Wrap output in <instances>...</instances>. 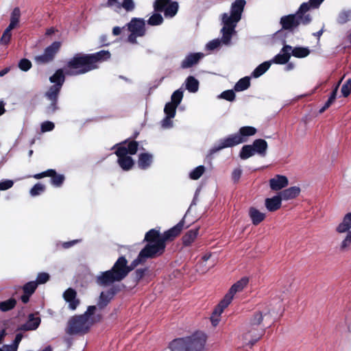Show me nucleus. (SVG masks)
I'll list each match as a JSON object with an SVG mask.
<instances>
[{"label": "nucleus", "mask_w": 351, "mask_h": 351, "mask_svg": "<svg viewBox=\"0 0 351 351\" xmlns=\"http://www.w3.org/2000/svg\"><path fill=\"white\" fill-rule=\"evenodd\" d=\"M145 240L148 243L130 266L128 265L125 258L121 256L111 269L102 272L97 276L96 282L100 286L106 287L114 282H120L138 264L144 263L147 258H155L164 252L166 243H163V241L160 239L159 231L155 229L150 230L146 233Z\"/></svg>", "instance_id": "1"}, {"label": "nucleus", "mask_w": 351, "mask_h": 351, "mask_svg": "<svg viewBox=\"0 0 351 351\" xmlns=\"http://www.w3.org/2000/svg\"><path fill=\"white\" fill-rule=\"evenodd\" d=\"M246 2L245 0H236L231 5L230 12L224 13L221 15L222 28L221 32L222 36L221 40H213L209 42L206 47L210 50L218 47L221 43L224 45H229L232 36L236 34L235 27L241 19Z\"/></svg>", "instance_id": "2"}, {"label": "nucleus", "mask_w": 351, "mask_h": 351, "mask_svg": "<svg viewBox=\"0 0 351 351\" xmlns=\"http://www.w3.org/2000/svg\"><path fill=\"white\" fill-rule=\"evenodd\" d=\"M108 51H101L95 54L77 53L70 59L64 66V72L68 75H78L87 73L97 68V63L100 60L109 58Z\"/></svg>", "instance_id": "3"}, {"label": "nucleus", "mask_w": 351, "mask_h": 351, "mask_svg": "<svg viewBox=\"0 0 351 351\" xmlns=\"http://www.w3.org/2000/svg\"><path fill=\"white\" fill-rule=\"evenodd\" d=\"M97 309L96 306H89L83 315L72 317L68 322L66 332L69 335L87 332L95 323L101 319V315L96 313Z\"/></svg>", "instance_id": "4"}, {"label": "nucleus", "mask_w": 351, "mask_h": 351, "mask_svg": "<svg viewBox=\"0 0 351 351\" xmlns=\"http://www.w3.org/2000/svg\"><path fill=\"white\" fill-rule=\"evenodd\" d=\"M206 337L203 332H196L191 337L174 339L169 344L171 351H202Z\"/></svg>", "instance_id": "5"}, {"label": "nucleus", "mask_w": 351, "mask_h": 351, "mask_svg": "<svg viewBox=\"0 0 351 351\" xmlns=\"http://www.w3.org/2000/svg\"><path fill=\"white\" fill-rule=\"evenodd\" d=\"M64 71V69H58L49 78L50 82L55 84L51 86L45 95L47 99L50 101V104L46 108V112L48 114L55 112L58 108V95L65 80Z\"/></svg>", "instance_id": "6"}, {"label": "nucleus", "mask_w": 351, "mask_h": 351, "mask_svg": "<svg viewBox=\"0 0 351 351\" xmlns=\"http://www.w3.org/2000/svg\"><path fill=\"white\" fill-rule=\"evenodd\" d=\"M128 29L130 34L128 41L132 44H136V37L143 36L145 34V23L143 19L134 18L127 24Z\"/></svg>", "instance_id": "7"}, {"label": "nucleus", "mask_w": 351, "mask_h": 351, "mask_svg": "<svg viewBox=\"0 0 351 351\" xmlns=\"http://www.w3.org/2000/svg\"><path fill=\"white\" fill-rule=\"evenodd\" d=\"M265 330L263 328H257L247 324L245 330L242 335V339L244 343L252 348L264 335Z\"/></svg>", "instance_id": "8"}, {"label": "nucleus", "mask_w": 351, "mask_h": 351, "mask_svg": "<svg viewBox=\"0 0 351 351\" xmlns=\"http://www.w3.org/2000/svg\"><path fill=\"white\" fill-rule=\"evenodd\" d=\"M249 280L246 277L242 278L241 280L234 283L228 290L223 298L221 300L220 307H228L233 300L234 295L241 291L247 285Z\"/></svg>", "instance_id": "9"}, {"label": "nucleus", "mask_w": 351, "mask_h": 351, "mask_svg": "<svg viewBox=\"0 0 351 351\" xmlns=\"http://www.w3.org/2000/svg\"><path fill=\"white\" fill-rule=\"evenodd\" d=\"M61 46L60 42H54L47 47L43 55L35 57V60L39 64H46L52 61Z\"/></svg>", "instance_id": "10"}, {"label": "nucleus", "mask_w": 351, "mask_h": 351, "mask_svg": "<svg viewBox=\"0 0 351 351\" xmlns=\"http://www.w3.org/2000/svg\"><path fill=\"white\" fill-rule=\"evenodd\" d=\"M118 156V163L125 171L130 170L134 165V161L130 156H128L127 148L125 146L119 147L116 152Z\"/></svg>", "instance_id": "11"}, {"label": "nucleus", "mask_w": 351, "mask_h": 351, "mask_svg": "<svg viewBox=\"0 0 351 351\" xmlns=\"http://www.w3.org/2000/svg\"><path fill=\"white\" fill-rule=\"evenodd\" d=\"M243 138L239 134H234L232 135L229 136L226 138H224L220 141L219 145L218 147H215L210 150V153H215L217 151L221 150V149L232 147L234 145H237L241 143H242Z\"/></svg>", "instance_id": "12"}, {"label": "nucleus", "mask_w": 351, "mask_h": 351, "mask_svg": "<svg viewBox=\"0 0 351 351\" xmlns=\"http://www.w3.org/2000/svg\"><path fill=\"white\" fill-rule=\"evenodd\" d=\"M300 23H302L300 16L296 14L282 16L280 19V24L285 29L292 30Z\"/></svg>", "instance_id": "13"}, {"label": "nucleus", "mask_w": 351, "mask_h": 351, "mask_svg": "<svg viewBox=\"0 0 351 351\" xmlns=\"http://www.w3.org/2000/svg\"><path fill=\"white\" fill-rule=\"evenodd\" d=\"M269 315V311L267 309L265 311H257L252 315L248 324H251L252 326L263 328L264 318L267 319Z\"/></svg>", "instance_id": "14"}, {"label": "nucleus", "mask_w": 351, "mask_h": 351, "mask_svg": "<svg viewBox=\"0 0 351 351\" xmlns=\"http://www.w3.org/2000/svg\"><path fill=\"white\" fill-rule=\"evenodd\" d=\"M269 182L270 189L275 191H280L289 184L288 178L285 176L278 174L271 178Z\"/></svg>", "instance_id": "15"}, {"label": "nucleus", "mask_w": 351, "mask_h": 351, "mask_svg": "<svg viewBox=\"0 0 351 351\" xmlns=\"http://www.w3.org/2000/svg\"><path fill=\"white\" fill-rule=\"evenodd\" d=\"M184 227V221H181L176 226L164 232L163 234H160V239L166 243V241L173 240L182 231Z\"/></svg>", "instance_id": "16"}, {"label": "nucleus", "mask_w": 351, "mask_h": 351, "mask_svg": "<svg viewBox=\"0 0 351 351\" xmlns=\"http://www.w3.org/2000/svg\"><path fill=\"white\" fill-rule=\"evenodd\" d=\"M64 300L69 302V308L75 310L80 304V300L77 299V292L72 288H69L63 294Z\"/></svg>", "instance_id": "17"}, {"label": "nucleus", "mask_w": 351, "mask_h": 351, "mask_svg": "<svg viewBox=\"0 0 351 351\" xmlns=\"http://www.w3.org/2000/svg\"><path fill=\"white\" fill-rule=\"evenodd\" d=\"M282 198L279 193L271 198H266L265 206L269 212H274L281 207Z\"/></svg>", "instance_id": "18"}, {"label": "nucleus", "mask_w": 351, "mask_h": 351, "mask_svg": "<svg viewBox=\"0 0 351 351\" xmlns=\"http://www.w3.org/2000/svg\"><path fill=\"white\" fill-rule=\"evenodd\" d=\"M40 323V319L38 317H35L34 315L30 314L28 317L27 322L21 325L18 330H23V331H27V330H36Z\"/></svg>", "instance_id": "19"}, {"label": "nucleus", "mask_w": 351, "mask_h": 351, "mask_svg": "<svg viewBox=\"0 0 351 351\" xmlns=\"http://www.w3.org/2000/svg\"><path fill=\"white\" fill-rule=\"evenodd\" d=\"M315 8L313 4L311 3V0L309 1V3H304L301 5L299 10L295 13L296 14H298L300 16L301 22L302 24H307L308 23L311 18L309 14H306L305 13L307 12L310 8ZM317 6L316 8H317Z\"/></svg>", "instance_id": "20"}, {"label": "nucleus", "mask_w": 351, "mask_h": 351, "mask_svg": "<svg viewBox=\"0 0 351 351\" xmlns=\"http://www.w3.org/2000/svg\"><path fill=\"white\" fill-rule=\"evenodd\" d=\"M299 186H291L279 193L282 200H289L297 197L300 193Z\"/></svg>", "instance_id": "21"}, {"label": "nucleus", "mask_w": 351, "mask_h": 351, "mask_svg": "<svg viewBox=\"0 0 351 351\" xmlns=\"http://www.w3.org/2000/svg\"><path fill=\"white\" fill-rule=\"evenodd\" d=\"M351 213H347L343 218L342 221L336 227V232L342 234L351 232Z\"/></svg>", "instance_id": "22"}, {"label": "nucleus", "mask_w": 351, "mask_h": 351, "mask_svg": "<svg viewBox=\"0 0 351 351\" xmlns=\"http://www.w3.org/2000/svg\"><path fill=\"white\" fill-rule=\"evenodd\" d=\"M291 47L285 45L281 51V53L275 56L274 62L277 64H285L287 62L290 58V51Z\"/></svg>", "instance_id": "23"}, {"label": "nucleus", "mask_w": 351, "mask_h": 351, "mask_svg": "<svg viewBox=\"0 0 351 351\" xmlns=\"http://www.w3.org/2000/svg\"><path fill=\"white\" fill-rule=\"evenodd\" d=\"M254 152L257 153L261 156H265L266 155L267 149V143L264 139H256L253 142Z\"/></svg>", "instance_id": "24"}, {"label": "nucleus", "mask_w": 351, "mask_h": 351, "mask_svg": "<svg viewBox=\"0 0 351 351\" xmlns=\"http://www.w3.org/2000/svg\"><path fill=\"white\" fill-rule=\"evenodd\" d=\"M203 55L200 53L190 54L182 62V68H189L194 64H196L199 60L202 58Z\"/></svg>", "instance_id": "25"}, {"label": "nucleus", "mask_w": 351, "mask_h": 351, "mask_svg": "<svg viewBox=\"0 0 351 351\" xmlns=\"http://www.w3.org/2000/svg\"><path fill=\"white\" fill-rule=\"evenodd\" d=\"M114 295V291L112 290H109L106 293L101 292L97 302V307L99 309L104 308L107 304L110 302V300L112 298Z\"/></svg>", "instance_id": "26"}, {"label": "nucleus", "mask_w": 351, "mask_h": 351, "mask_svg": "<svg viewBox=\"0 0 351 351\" xmlns=\"http://www.w3.org/2000/svg\"><path fill=\"white\" fill-rule=\"evenodd\" d=\"M249 215L254 225H258L265 218V215L254 207L249 210Z\"/></svg>", "instance_id": "27"}, {"label": "nucleus", "mask_w": 351, "mask_h": 351, "mask_svg": "<svg viewBox=\"0 0 351 351\" xmlns=\"http://www.w3.org/2000/svg\"><path fill=\"white\" fill-rule=\"evenodd\" d=\"M221 306V301L217 304V306L215 308L212 316L210 317V321L213 326H216L218 325L219 321H220V315L223 312L224 309L227 307H220Z\"/></svg>", "instance_id": "28"}, {"label": "nucleus", "mask_w": 351, "mask_h": 351, "mask_svg": "<svg viewBox=\"0 0 351 351\" xmlns=\"http://www.w3.org/2000/svg\"><path fill=\"white\" fill-rule=\"evenodd\" d=\"M152 162V155L149 154H141L138 158V166L140 168L145 169L150 166Z\"/></svg>", "instance_id": "29"}, {"label": "nucleus", "mask_w": 351, "mask_h": 351, "mask_svg": "<svg viewBox=\"0 0 351 351\" xmlns=\"http://www.w3.org/2000/svg\"><path fill=\"white\" fill-rule=\"evenodd\" d=\"M198 234V229L188 231L182 237L183 244L186 246L190 245L196 239Z\"/></svg>", "instance_id": "30"}, {"label": "nucleus", "mask_w": 351, "mask_h": 351, "mask_svg": "<svg viewBox=\"0 0 351 351\" xmlns=\"http://www.w3.org/2000/svg\"><path fill=\"white\" fill-rule=\"evenodd\" d=\"M20 17H21V10H20L19 8L16 7L13 9V10L11 13L10 23V25H8V27H10V28H13V29L16 27L19 23Z\"/></svg>", "instance_id": "31"}, {"label": "nucleus", "mask_w": 351, "mask_h": 351, "mask_svg": "<svg viewBox=\"0 0 351 351\" xmlns=\"http://www.w3.org/2000/svg\"><path fill=\"white\" fill-rule=\"evenodd\" d=\"M342 79L338 82V84L336 85L335 88H334L332 93H331L330 97L328 99V101L326 102L324 106L319 110V112L322 113L324 112L327 108H328L330 105L335 101L336 99L338 88L339 86L340 83L341 82Z\"/></svg>", "instance_id": "32"}, {"label": "nucleus", "mask_w": 351, "mask_h": 351, "mask_svg": "<svg viewBox=\"0 0 351 351\" xmlns=\"http://www.w3.org/2000/svg\"><path fill=\"white\" fill-rule=\"evenodd\" d=\"M342 79L338 82V84L336 85L335 88H334L332 93H331L330 97L328 99V101L326 102L324 106L319 110V112L322 113L324 112L327 108H328L330 105L335 101L336 99L338 88L339 86L340 83L341 82Z\"/></svg>", "instance_id": "33"}, {"label": "nucleus", "mask_w": 351, "mask_h": 351, "mask_svg": "<svg viewBox=\"0 0 351 351\" xmlns=\"http://www.w3.org/2000/svg\"><path fill=\"white\" fill-rule=\"evenodd\" d=\"M186 86L189 91L195 93L198 90L199 82L194 77L189 76L186 80Z\"/></svg>", "instance_id": "34"}, {"label": "nucleus", "mask_w": 351, "mask_h": 351, "mask_svg": "<svg viewBox=\"0 0 351 351\" xmlns=\"http://www.w3.org/2000/svg\"><path fill=\"white\" fill-rule=\"evenodd\" d=\"M346 237L339 245V250L341 252H347L351 246V232H345Z\"/></svg>", "instance_id": "35"}, {"label": "nucleus", "mask_w": 351, "mask_h": 351, "mask_svg": "<svg viewBox=\"0 0 351 351\" xmlns=\"http://www.w3.org/2000/svg\"><path fill=\"white\" fill-rule=\"evenodd\" d=\"M270 62H265L261 64L256 69L253 71L252 75L254 77H258L263 75L270 66Z\"/></svg>", "instance_id": "36"}, {"label": "nucleus", "mask_w": 351, "mask_h": 351, "mask_svg": "<svg viewBox=\"0 0 351 351\" xmlns=\"http://www.w3.org/2000/svg\"><path fill=\"white\" fill-rule=\"evenodd\" d=\"M211 256L210 253H206L205 254L202 258V262L197 265V270L202 274L206 273L210 267H213V265H210V267L206 266L204 263H206Z\"/></svg>", "instance_id": "37"}, {"label": "nucleus", "mask_w": 351, "mask_h": 351, "mask_svg": "<svg viewBox=\"0 0 351 351\" xmlns=\"http://www.w3.org/2000/svg\"><path fill=\"white\" fill-rule=\"evenodd\" d=\"M250 85V78L247 77L241 79L234 86L236 91H242L247 89Z\"/></svg>", "instance_id": "38"}, {"label": "nucleus", "mask_w": 351, "mask_h": 351, "mask_svg": "<svg viewBox=\"0 0 351 351\" xmlns=\"http://www.w3.org/2000/svg\"><path fill=\"white\" fill-rule=\"evenodd\" d=\"M178 9V3L176 1L171 2L165 9V16H169V17L173 16L177 13Z\"/></svg>", "instance_id": "39"}, {"label": "nucleus", "mask_w": 351, "mask_h": 351, "mask_svg": "<svg viewBox=\"0 0 351 351\" xmlns=\"http://www.w3.org/2000/svg\"><path fill=\"white\" fill-rule=\"evenodd\" d=\"M16 304V301L13 299H9L4 302H0V310L5 312L12 309Z\"/></svg>", "instance_id": "40"}, {"label": "nucleus", "mask_w": 351, "mask_h": 351, "mask_svg": "<svg viewBox=\"0 0 351 351\" xmlns=\"http://www.w3.org/2000/svg\"><path fill=\"white\" fill-rule=\"evenodd\" d=\"M254 154L253 147L247 145H244L240 152V157L241 159H247Z\"/></svg>", "instance_id": "41"}, {"label": "nucleus", "mask_w": 351, "mask_h": 351, "mask_svg": "<svg viewBox=\"0 0 351 351\" xmlns=\"http://www.w3.org/2000/svg\"><path fill=\"white\" fill-rule=\"evenodd\" d=\"M48 176L51 178V183L56 186H60L64 180V176L61 174H57L55 170H53V173L51 176Z\"/></svg>", "instance_id": "42"}, {"label": "nucleus", "mask_w": 351, "mask_h": 351, "mask_svg": "<svg viewBox=\"0 0 351 351\" xmlns=\"http://www.w3.org/2000/svg\"><path fill=\"white\" fill-rule=\"evenodd\" d=\"M309 50L303 47H295L292 50L293 56L298 58H304L308 55Z\"/></svg>", "instance_id": "43"}, {"label": "nucleus", "mask_w": 351, "mask_h": 351, "mask_svg": "<svg viewBox=\"0 0 351 351\" xmlns=\"http://www.w3.org/2000/svg\"><path fill=\"white\" fill-rule=\"evenodd\" d=\"M256 132V129L253 128V127H250V126H245V127H242L240 130H239V134L241 135V136H252L254 134H255Z\"/></svg>", "instance_id": "44"}, {"label": "nucleus", "mask_w": 351, "mask_h": 351, "mask_svg": "<svg viewBox=\"0 0 351 351\" xmlns=\"http://www.w3.org/2000/svg\"><path fill=\"white\" fill-rule=\"evenodd\" d=\"M13 28L8 27L3 33V35L0 39V43L3 45H8L11 39L12 33L11 31Z\"/></svg>", "instance_id": "45"}, {"label": "nucleus", "mask_w": 351, "mask_h": 351, "mask_svg": "<svg viewBox=\"0 0 351 351\" xmlns=\"http://www.w3.org/2000/svg\"><path fill=\"white\" fill-rule=\"evenodd\" d=\"M204 171L205 168L204 166H199L196 167L193 171L191 172L190 178L192 180L199 179L204 173Z\"/></svg>", "instance_id": "46"}, {"label": "nucleus", "mask_w": 351, "mask_h": 351, "mask_svg": "<svg viewBox=\"0 0 351 351\" xmlns=\"http://www.w3.org/2000/svg\"><path fill=\"white\" fill-rule=\"evenodd\" d=\"M176 108V105L172 104L171 102H169L165 105L164 111L167 116H169L170 117H174Z\"/></svg>", "instance_id": "47"}, {"label": "nucleus", "mask_w": 351, "mask_h": 351, "mask_svg": "<svg viewBox=\"0 0 351 351\" xmlns=\"http://www.w3.org/2000/svg\"><path fill=\"white\" fill-rule=\"evenodd\" d=\"M38 283L34 281L27 282L23 286V291L25 293L32 295L36 290Z\"/></svg>", "instance_id": "48"}, {"label": "nucleus", "mask_w": 351, "mask_h": 351, "mask_svg": "<svg viewBox=\"0 0 351 351\" xmlns=\"http://www.w3.org/2000/svg\"><path fill=\"white\" fill-rule=\"evenodd\" d=\"M163 19L160 14H153L148 20V24L150 25H158L162 23Z\"/></svg>", "instance_id": "49"}, {"label": "nucleus", "mask_w": 351, "mask_h": 351, "mask_svg": "<svg viewBox=\"0 0 351 351\" xmlns=\"http://www.w3.org/2000/svg\"><path fill=\"white\" fill-rule=\"evenodd\" d=\"M183 97V93L180 90L175 91L171 96V103L177 106L180 103Z\"/></svg>", "instance_id": "50"}, {"label": "nucleus", "mask_w": 351, "mask_h": 351, "mask_svg": "<svg viewBox=\"0 0 351 351\" xmlns=\"http://www.w3.org/2000/svg\"><path fill=\"white\" fill-rule=\"evenodd\" d=\"M45 189V185L38 183L35 184L30 190V194L32 196H36L40 193L43 192Z\"/></svg>", "instance_id": "51"}, {"label": "nucleus", "mask_w": 351, "mask_h": 351, "mask_svg": "<svg viewBox=\"0 0 351 351\" xmlns=\"http://www.w3.org/2000/svg\"><path fill=\"white\" fill-rule=\"evenodd\" d=\"M219 98L232 101L235 99V93L232 90L223 91L219 96Z\"/></svg>", "instance_id": "52"}, {"label": "nucleus", "mask_w": 351, "mask_h": 351, "mask_svg": "<svg viewBox=\"0 0 351 351\" xmlns=\"http://www.w3.org/2000/svg\"><path fill=\"white\" fill-rule=\"evenodd\" d=\"M169 0H156L154 3V9L156 11H162L165 7L168 4Z\"/></svg>", "instance_id": "53"}, {"label": "nucleus", "mask_w": 351, "mask_h": 351, "mask_svg": "<svg viewBox=\"0 0 351 351\" xmlns=\"http://www.w3.org/2000/svg\"><path fill=\"white\" fill-rule=\"evenodd\" d=\"M341 93L344 97H348L351 93V80H348L341 87Z\"/></svg>", "instance_id": "54"}, {"label": "nucleus", "mask_w": 351, "mask_h": 351, "mask_svg": "<svg viewBox=\"0 0 351 351\" xmlns=\"http://www.w3.org/2000/svg\"><path fill=\"white\" fill-rule=\"evenodd\" d=\"M138 143L136 141H131L128 143V147L127 148V151H128V154H135L137 152V149H138Z\"/></svg>", "instance_id": "55"}, {"label": "nucleus", "mask_w": 351, "mask_h": 351, "mask_svg": "<svg viewBox=\"0 0 351 351\" xmlns=\"http://www.w3.org/2000/svg\"><path fill=\"white\" fill-rule=\"evenodd\" d=\"M121 8H123L126 11H132L134 8V3L132 0H123L121 3Z\"/></svg>", "instance_id": "56"}, {"label": "nucleus", "mask_w": 351, "mask_h": 351, "mask_svg": "<svg viewBox=\"0 0 351 351\" xmlns=\"http://www.w3.org/2000/svg\"><path fill=\"white\" fill-rule=\"evenodd\" d=\"M31 66L32 63L27 59H22L19 63V68L25 71L29 70L31 68Z\"/></svg>", "instance_id": "57"}, {"label": "nucleus", "mask_w": 351, "mask_h": 351, "mask_svg": "<svg viewBox=\"0 0 351 351\" xmlns=\"http://www.w3.org/2000/svg\"><path fill=\"white\" fill-rule=\"evenodd\" d=\"M14 182L12 180H6L0 182V190L5 191L12 187Z\"/></svg>", "instance_id": "58"}, {"label": "nucleus", "mask_w": 351, "mask_h": 351, "mask_svg": "<svg viewBox=\"0 0 351 351\" xmlns=\"http://www.w3.org/2000/svg\"><path fill=\"white\" fill-rule=\"evenodd\" d=\"M53 128L54 124L51 121H45L41 124V131L43 132L51 131Z\"/></svg>", "instance_id": "59"}, {"label": "nucleus", "mask_w": 351, "mask_h": 351, "mask_svg": "<svg viewBox=\"0 0 351 351\" xmlns=\"http://www.w3.org/2000/svg\"><path fill=\"white\" fill-rule=\"evenodd\" d=\"M49 279V275L47 273H40L37 278V283L43 284L47 282Z\"/></svg>", "instance_id": "60"}, {"label": "nucleus", "mask_w": 351, "mask_h": 351, "mask_svg": "<svg viewBox=\"0 0 351 351\" xmlns=\"http://www.w3.org/2000/svg\"><path fill=\"white\" fill-rule=\"evenodd\" d=\"M349 20V13L347 12H342L339 14L338 17V22L339 23H345Z\"/></svg>", "instance_id": "61"}, {"label": "nucleus", "mask_w": 351, "mask_h": 351, "mask_svg": "<svg viewBox=\"0 0 351 351\" xmlns=\"http://www.w3.org/2000/svg\"><path fill=\"white\" fill-rule=\"evenodd\" d=\"M53 173V169H49L46 171H44L43 173H38V174H36L34 176V177L36 179H40L42 178H44V177H47L48 176H51V173Z\"/></svg>", "instance_id": "62"}, {"label": "nucleus", "mask_w": 351, "mask_h": 351, "mask_svg": "<svg viewBox=\"0 0 351 351\" xmlns=\"http://www.w3.org/2000/svg\"><path fill=\"white\" fill-rule=\"evenodd\" d=\"M146 269H138L134 273L135 279L138 281L140 280L145 275Z\"/></svg>", "instance_id": "63"}, {"label": "nucleus", "mask_w": 351, "mask_h": 351, "mask_svg": "<svg viewBox=\"0 0 351 351\" xmlns=\"http://www.w3.org/2000/svg\"><path fill=\"white\" fill-rule=\"evenodd\" d=\"M242 171L241 169H236L233 171L232 177L234 181H238L241 176Z\"/></svg>", "instance_id": "64"}]
</instances>
